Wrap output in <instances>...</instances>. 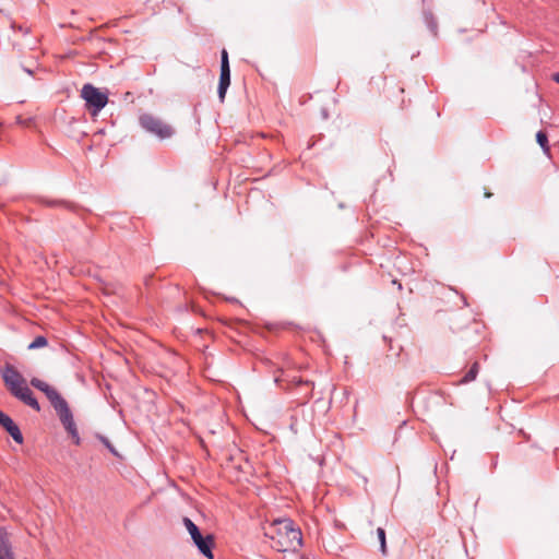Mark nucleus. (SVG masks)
I'll return each mask as SVG.
<instances>
[{"label":"nucleus","instance_id":"obj_1","mask_svg":"<svg viewBox=\"0 0 559 559\" xmlns=\"http://www.w3.org/2000/svg\"><path fill=\"white\" fill-rule=\"evenodd\" d=\"M265 537L272 540V547L277 551H295L302 546L300 528L295 527L290 519H278L265 528Z\"/></svg>","mask_w":559,"mask_h":559},{"label":"nucleus","instance_id":"obj_2","mask_svg":"<svg viewBox=\"0 0 559 559\" xmlns=\"http://www.w3.org/2000/svg\"><path fill=\"white\" fill-rule=\"evenodd\" d=\"M182 522L200 554L209 559H213V536L211 534L203 536L198 525L187 516L183 518Z\"/></svg>","mask_w":559,"mask_h":559},{"label":"nucleus","instance_id":"obj_3","mask_svg":"<svg viewBox=\"0 0 559 559\" xmlns=\"http://www.w3.org/2000/svg\"><path fill=\"white\" fill-rule=\"evenodd\" d=\"M139 122L146 132L157 136L160 140L169 139L175 133L171 126L165 123L162 119L151 114H142L139 117Z\"/></svg>","mask_w":559,"mask_h":559},{"label":"nucleus","instance_id":"obj_4","mask_svg":"<svg viewBox=\"0 0 559 559\" xmlns=\"http://www.w3.org/2000/svg\"><path fill=\"white\" fill-rule=\"evenodd\" d=\"M56 411L63 428L72 438L74 444H81V438L73 418V414L69 407L68 402L62 397L52 405Z\"/></svg>","mask_w":559,"mask_h":559},{"label":"nucleus","instance_id":"obj_5","mask_svg":"<svg viewBox=\"0 0 559 559\" xmlns=\"http://www.w3.org/2000/svg\"><path fill=\"white\" fill-rule=\"evenodd\" d=\"M81 97L85 100L86 107L93 116L98 115V112L108 103V95L106 93L100 92L91 83H86L83 85L81 90Z\"/></svg>","mask_w":559,"mask_h":559},{"label":"nucleus","instance_id":"obj_6","mask_svg":"<svg viewBox=\"0 0 559 559\" xmlns=\"http://www.w3.org/2000/svg\"><path fill=\"white\" fill-rule=\"evenodd\" d=\"M1 377L10 393L26 384V380L22 373L10 364H7L1 370Z\"/></svg>","mask_w":559,"mask_h":559},{"label":"nucleus","instance_id":"obj_7","mask_svg":"<svg viewBox=\"0 0 559 559\" xmlns=\"http://www.w3.org/2000/svg\"><path fill=\"white\" fill-rule=\"evenodd\" d=\"M15 399L21 401L23 404L29 406L35 412L40 411V405L37 399L34 396L32 390L27 386V384L22 385L11 393Z\"/></svg>","mask_w":559,"mask_h":559},{"label":"nucleus","instance_id":"obj_8","mask_svg":"<svg viewBox=\"0 0 559 559\" xmlns=\"http://www.w3.org/2000/svg\"><path fill=\"white\" fill-rule=\"evenodd\" d=\"M31 385L35 389L41 391L46 397L49 400L50 404L53 405L56 402H58L60 399H62L61 394L51 385H49L47 382L38 379L33 378L31 380Z\"/></svg>","mask_w":559,"mask_h":559},{"label":"nucleus","instance_id":"obj_9","mask_svg":"<svg viewBox=\"0 0 559 559\" xmlns=\"http://www.w3.org/2000/svg\"><path fill=\"white\" fill-rule=\"evenodd\" d=\"M0 559H15L11 536L5 527H0Z\"/></svg>","mask_w":559,"mask_h":559},{"label":"nucleus","instance_id":"obj_10","mask_svg":"<svg viewBox=\"0 0 559 559\" xmlns=\"http://www.w3.org/2000/svg\"><path fill=\"white\" fill-rule=\"evenodd\" d=\"M3 429L12 437V439L16 443H19V444L23 443V441H24L23 435H22L19 426L13 420Z\"/></svg>","mask_w":559,"mask_h":559},{"label":"nucleus","instance_id":"obj_11","mask_svg":"<svg viewBox=\"0 0 559 559\" xmlns=\"http://www.w3.org/2000/svg\"><path fill=\"white\" fill-rule=\"evenodd\" d=\"M479 372V364L475 361L465 376L457 382L459 384H467L477 378Z\"/></svg>","mask_w":559,"mask_h":559},{"label":"nucleus","instance_id":"obj_12","mask_svg":"<svg viewBox=\"0 0 559 559\" xmlns=\"http://www.w3.org/2000/svg\"><path fill=\"white\" fill-rule=\"evenodd\" d=\"M423 16L428 29L436 36L438 31V24L433 14L430 11H424Z\"/></svg>","mask_w":559,"mask_h":559},{"label":"nucleus","instance_id":"obj_13","mask_svg":"<svg viewBox=\"0 0 559 559\" xmlns=\"http://www.w3.org/2000/svg\"><path fill=\"white\" fill-rule=\"evenodd\" d=\"M536 142L539 144V146L543 148L545 153L549 152V144H548V135L544 131H538L536 133Z\"/></svg>","mask_w":559,"mask_h":559},{"label":"nucleus","instance_id":"obj_14","mask_svg":"<svg viewBox=\"0 0 559 559\" xmlns=\"http://www.w3.org/2000/svg\"><path fill=\"white\" fill-rule=\"evenodd\" d=\"M219 85H230V68H221Z\"/></svg>","mask_w":559,"mask_h":559},{"label":"nucleus","instance_id":"obj_15","mask_svg":"<svg viewBox=\"0 0 559 559\" xmlns=\"http://www.w3.org/2000/svg\"><path fill=\"white\" fill-rule=\"evenodd\" d=\"M96 438L110 451L115 456H120L116 448L109 441V439L100 433L96 435Z\"/></svg>","mask_w":559,"mask_h":559},{"label":"nucleus","instance_id":"obj_16","mask_svg":"<svg viewBox=\"0 0 559 559\" xmlns=\"http://www.w3.org/2000/svg\"><path fill=\"white\" fill-rule=\"evenodd\" d=\"M48 341L45 336L38 335L34 338V341L28 345V349H38L45 347Z\"/></svg>","mask_w":559,"mask_h":559},{"label":"nucleus","instance_id":"obj_17","mask_svg":"<svg viewBox=\"0 0 559 559\" xmlns=\"http://www.w3.org/2000/svg\"><path fill=\"white\" fill-rule=\"evenodd\" d=\"M378 539L380 542V550L383 555L386 554V542H385V531L382 527L377 528Z\"/></svg>","mask_w":559,"mask_h":559},{"label":"nucleus","instance_id":"obj_18","mask_svg":"<svg viewBox=\"0 0 559 559\" xmlns=\"http://www.w3.org/2000/svg\"><path fill=\"white\" fill-rule=\"evenodd\" d=\"M44 203L48 206H66L70 207V205L66 201L61 200H45Z\"/></svg>","mask_w":559,"mask_h":559},{"label":"nucleus","instance_id":"obj_19","mask_svg":"<svg viewBox=\"0 0 559 559\" xmlns=\"http://www.w3.org/2000/svg\"><path fill=\"white\" fill-rule=\"evenodd\" d=\"M221 68H230L228 60V52L226 49H223L221 52Z\"/></svg>","mask_w":559,"mask_h":559},{"label":"nucleus","instance_id":"obj_20","mask_svg":"<svg viewBox=\"0 0 559 559\" xmlns=\"http://www.w3.org/2000/svg\"><path fill=\"white\" fill-rule=\"evenodd\" d=\"M12 420L13 419L9 415L0 411V426L2 428L7 427Z\"/></svg>","mask_w":559,"mask_h":559},{"label":"nucleus","instance_id":"obj_21","mask_svg":"<svg viewBox=\"0 0 559 559\" xmlns=\"http://www.w3.org/2000/svg\"><path fill=\"white\" fill-rule=\"evenodd\" d=\"M229 86H226V85H219L218 84V87H217V94H218V98L219 100L223 103L225 100V96H226V92L228 90Z\"/></svg>","mask_w":559,"mask_h":559},{"label":"nucleus","instance_id":"obj_22","mask_svg":"<svg viewBox=\"0 0 559 559\" xmlns=\"http://www.w3.org/2000/svg\"><path fill=\"white\" fill-rule=\"evenodd\" d=\"M292 382H293L294 384H296V385H299V384L310 385V384H312L309 380H305V381H304L302 379L297 378V377H294V378L292 379Z\"/></svg>","mask_w":559,"mask_h":559},{"label":"nucleus","instance_id":"obj_23","mask_svg":"<svg viewBox=\"0 0 559 559\" xmlns=\"http://www.w3.org/2000/svg\"><path fill=\"white\" fill-rule=\"evenodd\" d=\"M554 81L559 84V73H555L552 76Z\"/></svg>","mask_w":559,"mask_h":559},{"label":"nucleus","instance_id":"obj_24","mask_svg":"<svg viewBox=\"0 0 559 559\" xmlns=\"http://www.w3.org/2000/svg\"><path fill=\"white\" fill-rule=\"evenodd\" d=\"M322 116H323L324 119L328 118L329 115H328V110L326 109H322Z\"/></svg>","mask_w":559,"mask_h":559},{"label":"nucleus","instance_id":"obj_25","mask_svg":"<svg viewBox=\"0 0 559 559\" xmlns=\"http://www.w3.org/2000/svg\"><path fill=\"white\" fill-rule=\"evenodd\" d=\"M25 71L28 73V74H32L33 72L28 69H25Z\"/></svg>","mask_w":559,"mask_h":559},{"label":"nucleus","instance_id":"obj_26","mask_svg":"<svg viewBox=\"0 0 559 559\" xmlns=\"http://www.w3.org/2000/svg\"><path fill=\"white\" fill-rule=\"evenodd\" d=\"M485 195H486L487 198H489V197H491V193L487 192Z\"/></svg>","mask_w":559,"mask_h":559}]
</instances>
